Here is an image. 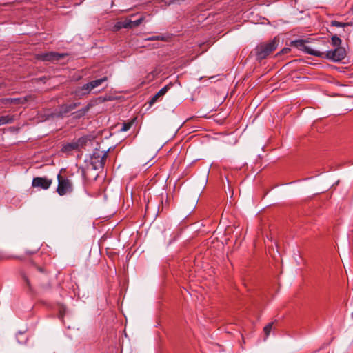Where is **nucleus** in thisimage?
<instances>
[{"label": "nucleus", "instance_id": "obj_14", "mask_svg": "<svg viewBox=\"0 0 353 353\" xmlns=\"http://www.w3.org/2000/svg\"><path fill=\"white\" fill-rule=\"evenodd\" d=\"M107 80H108V78L106 77H104L99 79L91 81L88 82V83L90 86L91 91H92L94 89H95L96 88L101 85L103 82L106 81Z\"/></svg>", "mask_w": 353, "mask_h": 353}, {"label": "nucleus", "instance_id": "obj_22", "mask_svg": "<svg viewBox=\"0 0 353 353\" xmlns=\"http://www.w3.org/2000/svg\"><path fill=\"white\" fill-rule=\"evenodd\" d=\"M291 49L290 48H283L279 53L278 54H285L290 52Z\"/></svg>", "mask_w": 353, "mask_h": 353}, {"label": "nucleus", "instance_id": "obj_3", "mask_svg": "<svg viewBox=\"0 0 353 353\" xmlns=\"http://www.w3.org/2000/svg\"><path fill=\"white\" fill-rule=\"evenodd\" d=\"M57 192L59 195L64 196L70 194L73 191V185L70 179L63 177L60 174L57 175Z\"/></svg>", "mask_w": 353, "mask_h": 353}, {"label": "nucleus", "instance_id": "obj_16", "mask_svg": "<svg viewBox=\"0 0 353 353\" xmlns=\"http://www.w3.org/2000/svg\"><path fill=\"white\" fill-rule=\"evenodd\" d=\"M14 119L13 116L11 115H5L0 117V125L11 123L14 121Z\"/></svg>", "mask_w": 353, "mask_h": 353}, {"label": "nucleus", "instance_id": "obj_1", "mask_svg": "<svg viewBox=\"0 0 353 353\" xmlns=\"http://www.w3.org/2000/svg\"><path fill=\"white\" fill-rule=\"evenodd\" d=\"M279 43V39L275 37L269 41L262 42L258 44L254 49L256 59L261 61L267 58L277 48Z\"/></svg>", "mask_w": 353, "mask_h": 353}, {"label": "nucleus", "instance_id": "obj_24", "mask_svg": "<svg viewBox=\"0 0 353 353\" xmlns=\"http://www.w3.org/2000/svg\"><path fill=\"white\" fill-rule=\"evenodd\" d=\"M37 270H39L41 272H43V270L41 267H37Z\"/></svg>", "mask_w": 353, "mask_h": 353}, {"label": "nucleus", "instance_id": "obj_5", "mask_svg": "<svg viewBox=\"0 0 353 353\" xmlns=\"http://www.w3.org/2000/svg\"><path fill=\"white\" fill-rule=\"evenodd\" d=\"M291 46L293 47H295V48H298L310 55H313L315 57L321 56V54L320 53L319 50H314V49L311 48L310 47L307 46L306 45V41L305 40L298 39V40L292 41L291 42Z\"/></svg>", "mask_w": 353, "mask_h": 353}, {"label": "nucleus", "instance_id": "obj_2", "mask_svg": "<svg viewBox=\"0 0 353 353\" xmlns=\"http://www.w3.org/2000/svg\"><path fill=\"white\" fill-rule=\"evenodd\" d=\"M321 56L317 57L327 59L334 62H339L345 59L347 52L345 48H334L326 52H321Z\"/></svg>", "mask_w": 353, "mask_h": 353}, {"label": "nucleus", "instance_id": "obj_11", "mask_svg": "<svg viewBox=\"0 0 353 353\" xmlns=\"http://www.w3.org/2000/svg\"><path fill=\"white\" fill-rule=\"evenodd\" d=\"M80 105L79 102L77 103H72L70 104H63L60 107V114L61 115L63 116L68 112L74 110L75 108H77L78 106Z\"/></svg>", "mask_w": 353, "mask_h": 353}, {"label": "nucleus", "instance_id": "obj_7", "mask_svg": "<svg viewBox=\"0 0 353 353\" xmlns=\"http://www.w3.org/2000/svg\"><path fill=\"white\" fill-rule=\"evenodd\" d=\"M52 183V179H48L47 177L37 176L33 179L32 185L34 188L47 190L50 187Z\"/></svg>", "mask_w": 353, "mask_h": 353}, {"label": "nucleus", "instance_id": "obj_9", "mask_svg": "<svg viewBox=\"0 0 353 353\" xmlns=\"http://www.w3.org/2000/svg\"><path fill=\"white\" fill-rule=\"evenodd\" d=\"M92 91L90 88V86H89L88 83H87L83 85L82 86L78 87L74 90V94L76 97H77L79 98H81L84 96L88 95Z\"/></svg>", "mask_w": 353, "mask_h": 353}, {"label": "nucleus", "instance_id": "obj_10", "mask_svg": "<svg viewBox=\"0 0 353 353\" xmlns=\"http://www.w3.org/2000/svg\"><path fill=\"white\" fill-rule=\"evenodd\" d=\"M94 103L93 102H90L88 103L83 108L79 110L78 111H76L72 113L73 118L78 119L83 117H84L87 112L90 110V109L93 107Z\"/></svg>", "mask_w": 353, "mask_h": 353}, {"label": "nucleus", "instance_id": "obj_18", "mask_svg": "<svg viewBox=\"0 0 353 353\" xmlns=\"http://www.w3.org/2000/svg\"><path fill=\"white\" fill-rule=\"evenodd\" d=\"M133 123H134V119L130 121L126 122V123H123L122 127L120 129V131L121 132H127L128 130H129L131 128Z\"/></svg>", "mask_w": 353, "mask_h": 353}, {"label": "nucleus", "instance_id": "obj_4", "mask_svg": "<svg viewBox=\"0 0 353 353\" xmlns=\"http://www.w3.org/2000/svg\"><path fill=\"white\" fill-rule=\"evenodd\" d=\"M108 156V151L95 149L91 156V163L94 169L103 168Z\"/></svg>", "mask_w": 353, "mask_h": 353}, {"label": "nucleus", "instance_id": "obj_19", "mask_svg": "<svg viewBox=\"0 0 353 353\" xmlns=\"http://www.w3.org/2000/svg\"><path fill=\"white\" fill-rule=\"evenodd\" d=\"M331 26H334V27H338V28H344V27L347 26L348 23H347L339 22V21H331Z\"/></svg>", "mask_w": 353, "mask_h": 353}, {"label": "nucleus", "instance_id": "obj_6", "mask_svg": "<svg viewBox=\"0 0 353 353\" xmlns=\"http://www.w3.org/2000/svg\"><path fill=\"white\" fill-rule=\"evenodd\" d=\"M65 56H67V54H61L58 52H50L38 54L37 56V59L43 61H59L61 59L64 58Z\"/></svg>", "mask_w": 353, "mask_h": 353}, {"label": "nucleus", "instance_id": "obj_20", "mask_svg": "<svg viewBox=\"0 0 353 353\" xmlns=\"http://www.w3.org/2000/svg\"><path fill=\"white\" fill-rule=\"evenodd\" d=\"M272 326H273V323H269L267 325H265L264 327L263 332H264L266 337H268L270 335V332L272 328Z\"/></svg>", "mask_w": 353, "mask_h": 353}, {"label": "nucleus", "instance_id": "obj_13", "mask_svg": "<svg viewBox=\"0 0 353 353\" xmlns=\"http://www.w3.org/2000/svg\"><path fill=\"white\" fill-rule=\"evenodd\" d=\"M30 96L25 97L23 98H8L2 99L3 103H10L14 104H23L25 102L28 101Z\"/></svg>", "mask_w": 353, "mask_h": 353}, {"label": "nucleus", "instance_id": "obj_21", "mask_svg": "<svg viewBox=\"0 0 353 353\" xmlns=\"http://www.w3.org/2000/svg\"><path fill=\"white\" fill-rule=\"evenodd\" d=\"M146 40L148 41H165V38L163 36L158 35V36H152L148 37Z\"/></svg>", "mask_w": 353, "mask_h": 353}, {"label": "nucleus", "instance_id": "obj_17", "mask_svg": "<svg viewBox=\"0 0 353 353\" xmlns=\"http://www.w3.org/2000/svg\"><path fill=\"white\" fill-rule=\"evenodd\" d=\"M77 148H78V144L77 143H67L63 146L62 151L68 152H71L74 150H76Z\"/></svg>", "mask_w": 353, "mask_h": 353}, {"label": "nucleus", "instance_id": "obj_8", "mask_svg": "<svg viewBox=\"0 0 353 353\" xmlns=\"http://www.w3.org/2000/svg\"><path fill=\"white\" fill-rule=\"evenodd\" d=\"M144 17H141L139 19L135 21H132L130 19H126L122 22H119L118 27L124 28H132L134 27H137L144 21Z\"/></svg>", "mask_w": 353, "mask_h": 353}, {"label": "nucleus", "instance_id": "obj_23", "mask_svg": "<svg viewBox=\"0 0 353 353\" xmlns=\"http://www.w3.org/2000/svg\"><path fill=\"white\" fill-rule=\"evenodd\" d=\"M23 278L24 281L26 283L27 286L30 290L31 289V286H30V283L29 279H28V277L26 275H23Z\"/></svg>", "mask_w": 353, "mask_h": 353}, {"label": "nucleus", "instance_id": "obj_12", "mask_svg": "<svg viewBox=\"0 0 353 353\" xmlns=\"http://www.w3.org/2000/svg\"><path fill=\"white\" fill-rule=\"evenodd\" d=\"M170 88V85H165L154 96H153V97L150 101V105L155 103L160 97H163L168 91Z\"/></svg>", "mask_w": 353, "mask_h": 353}, {"label": "nucleus", "instance_id": "obj_15", "mask_svg": "<svg viewBox=\"0 0 353 353\" xmlns=\"http://www.w3.org/2000/svg\"><path fill=\"white\" fill-rule=\"evenodd\" d=\"M330 43L334 48H343L341 46L342 40L336 34L332 36Z\"/></svg>", "mask_w": 353, "mask_h": 353}]
</instances>
